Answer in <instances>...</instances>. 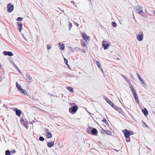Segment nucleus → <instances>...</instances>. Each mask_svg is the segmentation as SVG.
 <instances>
[{"label": "nucleus", "instance_id": "obj_1", "mask_svg": "<svg viewBox=\"0 0 155 155\" xmlns=\"http://www.w3.org/2000/svg\"><path fill=\"white\" fill-rule=\"evenodd\" d=\"M78 108L77 105L73 106L72 107L69 108V111L70 113L74 114L77 112Z\"/></svg>", "mask_w": 155, "mask_h": 155}, {"label": "nucleus", "instance_id": "obj_2", "mask_svg": "<svg viewBox=\"0 0 155 155\" xmlns=\"http://www.w3.org/2000/svg\"><path fill=\"white\" fill-rule=\"evenodd\" d=\"M26 76L27 78L26 81L29 84H30L32 81V78L29 74L28 73L26 74Z\"/></svg>", "mask_w": 155, "mask_h": 155}, {"label": "nucleus", "instance_id": "obj_3", "mask_svg": "<svg viewBox=\"0 0 155 155\" xmlns=\"http://www.w3.org/2000/svg\"><path fill=\"white\" fill-rule=\"evenodd\" d=\"M14 6L10 3H9L7 5V9L8 12H11L14 9Z\"/></svg>", "mask_w": 155, "mask_h": 155}, {"label": "nucleus", "instance_id": "obj_4", "mask_svg": "<svg viewBox=\"0 0 155 155\" xmlns=\"http://www.w3.org/2000/svg\"><path fill=\"white\" fill-rule=\"evenodd\" d=\"M81 35L83 39L86 41L89 40L90 37L88 36L85 33H81Z\"/></svg>", "mask_w": 155, "mask_h": 155}, {"label": "nucleus", "instance_id": "obj_5", "mask_svg": "<svg viewBox=\"0 0 155 155\" xmlns=\"http://www.w3.org/2000/svg\"><path fill=\"white\" fill-rule=\"evenodd\" d=\"M106 43V41H103L102 42V46L104 48V49L106 50L108 48V47L110 45L108 43Z\"/></svg>", "mask_w": 155, "mask_h": 155}, {"label": "nucleus", "instance_id": "obj_6", "mask_svg": "<svg viewBox=\"0 0 155 155\" xmlns=\"http://www.w3.org/2000/svg\"><path fill=\"white\" fill-rule=\"evenodd\" d=\"M140 34L137 36V39L140 41H141L143 40V33L142 32H140Z\"/></svg>", "mask_w": 155, "mask_h": 155}, {"label": "nucleus", "instance_id": "obj_7", "mask_svg": "<svg viewBox=\"0 0 155 155\" xmlns=\"http://www.w3.org/2000/svg\"><path fill=\"white\" fill-rule=\"evenodd\" d=\"M55 140V139H54V140L49 141L47 145L48 147L50 148L54 146Z\"/></svg>", "mask_w": 155, "mask_h": 155}, {"label": "nucleus", "instance_id": "obj_8", "mask_svg": "<svg viewBox=\"0 0 155 155\" xmlns=\"http://www.w3.org/2000/svg\"><path fill=\"white\" fill-rule=\"evenodd\" d=\"M137 12L138 14L141 15H142L143 14L141 6H139V8L137 10Z\"/></svg>", "mask_w": 155, "mask_h": 155}, {"label": "nucleus", "instance_id": "obj_9", "mask_svg": "<svg viewBox=\"0 0 155 155\" xmlns=\"http://www.w3.org/2000/svg\"><path fill=\"white\" fill-rule=\"evenodd\" d=\"M125 133L124 134L125 137H128L131 135V133L130 131L127 130V129L124 130Z\"/></svg>", "mask_w": 155, "mask_h": 155}, {"label": "nucleus", "instance_id": "obj_10", "mask_svg": "<svg viewBox=\"0 0 155 155\" xmlns=\"http://www.w3.org/2000/svg\"><path fill=\"white\" fill-rule=\"evenodd\" d=\"M3 54L5 55H8L9 56H12L13 55V54L12 52L5 51L3 52Z\"/></svg>", "mask_w": 155, "mask_h": 155}, {"label": "nucleus", "instance_id": "obj_11", "mask_svg": "<svg viewBox=\"0 0 155 155\" xmlns=\"http://www.w3.org/2000/svg\"><path fill=\"white\" fill-rule=\"evenodd\" d=\"M15 111L16 114L18 116H20L21 113V111L17 109H15Z\"/></svg>", "mask_w": 155, "mask_h": 155}, {"label": "nucleus", "instance_id": "obj_12", "mask_svg": "<svg viewBox=\"0 0 155 155\" xmlns=\"http://www.w3.org/2000/svg\"><path fill=\"white\" fill-rule=\"evenodd\" d=\"M18 27V29H19V31L21 32V30L22 29V24L21 22H17Z\"/></svg>", "mask_w": 155, "mask_h": 155}, {"label": "nucleus", "instance_id": "obj_13", "mask_svg": "<svg viewBox=\"0 0 155 155\" xmlns=\"http://www.w3.org/2000/svg\"><path fill=\"white\" fill-rule=\"evenodd\" d=\"M97 133V129L95 128H92L91 130V133L93 135H95Z\"/></svg>", "mask_w": 155, "mask_h": 155}, {"label": "nucleus", "instance_id": "obj_14", "mask_svg": "<svg viewBox=\"0 0 155 155\" xmlns=\"http://www.w3.org/2000/svg\"><path fill=\"white\" fill-rule=\"evenodd\" d=\"M142 111L145 116L148 115V112L146 108H144V109L142 110Z\"/></svg>", "mask_w": 155, "mask_h": 155}, {"label": "nucleus", "instance_id": "obj_15", "mask_svg": "<svg viewBox=\"0 0 155 155\" xmlns=\"http://www.w3.org/2000/svg\"><path fill=\"white\" fill-rule=\"evenodd\" d=\"M59 45L60 46V49L61 50H63L64 49V45L63 44H62L61 43H59Z\"/></svg>", "mask_w": 155, "mask_h": 155}, {"label": "nucleus", "instance_id": "obj_16", "mask_svg": "<svg viewBox=\"0 0 155 155\" xmlns=\"http://www.w3.org/2000/svg\"><path fill=\"white\" fill-rule=\"evenodd\" d=\"M114 108L117 110L119 112H120L121 110V109L115 105L114 106Z\"/></svg>", "mask_w": 155, "mask_h": 155}, {"label": "nucleus", "instance_id": "obj_17", "mask_svg": "<svg viewBox=\"0 0 155 155\" xmlns=\"http://www.w3.org/2000/svg\"><path fill=\"white\" fill-rule=\"evenodd\" d=\"M103 98H104L107 102L109 103L110 104L112 102L111 101L109 100L108 98L106 97L105 96H103Z\"/></svg>", "mask_w": 155, "mask_h": 155}, {"label": "nucleus", "instance_id": "obj_18", "mask_svg": "<svg viewBox=\"0 0 155 155\" xmlns=\"http://www.w3.org/2000/svg\"><path fill=\"white\" fill-rule=\"evenodd\" d=\"M21 94H24L26 95L27 94V92L26 91L23 89L22 88L21 89L20 91H19Z\"/></svg>", "mask_w": 155, "mask_h": 155}, {"label": "nucleus", "instance_id": "obj_19", "mask_svg": "<svg viewBox=\"0 0 155 155\" xmlns=\"http://www.w3.org/2000/svg\"><path fill=\"white\" fill-rule=\"evenodd\" d=\"M67 89L70 92H73V89L72 87L67 86L66 87Z\"/></svg>", "mask_w": 155, "mask_h": 155}, {"label": "nucleus", "instance_id": "obj_20", "mask_svg": "<svg viewBox=\"0 0 155 155\" xmlns=\"http://www.w3.org/2000/svg\"><path fill=\"white\" fill-rule=\"evenodd\" d=\"M134 97L135 100V101L137 102V103L138 104L139 103V101L138 99L137 95H134Z\"/></svg>", "mask_w": 155, "mask_h": 155}, {"label": "nucleus", "instance_id": "obj_21", "mask_svg": "<svg viewBox=\"0 0 155 155\" xmlns=\"http://www.w3.org/2000/svg\"><path fill=\"white\" fill-rule=\"evenodd\" d=\"M16 84L17 88L19 90V91H20L21 89L22 88L21 87V85L18 84L17 82H16Z\"/></svg>", "mask_w": 155, "mask_h": 155}, {"label": "nucleus", "instance_id": "obj_22", "mask_svg": "<svg viewBox=\"0 0 155 155\" xmlns=\"http://www.w3.org/2000/svg\"><path fill=\"white\" fill-rule=\"evenodd\" d=\"M92 127H90V126H89L88 127H87V130H86V132L88 134H90V130L92 129Z\"/></svg>", "mask_w": 155, "mask_h": 155}, {"label": "nucleus", "instance_id": "obj_23", "mask_svg": "<svg viewBox=\"0 0 155 155\" xmlns=\"http://www.w3.org/2000/svg\"><path fill=\"white\" fill-rule=\"evenodd\" d=\"M104 132L107 134L108 135H110L111 133V132L109 130H103Z\"/></svg>", "mask_w": 155, "mask_h": 155}, {"label": "nucleus", "instance_id": "obj_24", "mask_svg": "<svg viewBox=\"0 0 155 155\" xmlns=\"http://www.w3.org/2000/svg\"><path fill=\"white\" fill-rule=\"evenodd\" d=\"M47 137L48 138H49L52 137V135L50 132L47 134Z\"/></svg>", "mask_w": 155, "mask_h": 155}, {"label": "nucleus", "instance_id": "obj_25", "mask_svg": "<svg viewBox=\"0 0 155 155\" xmlns=\"http://www.w3.org/2000/svg\"><path fill=\"white\" fill-rule=\"evenodd\" d=\"M5 155H10V152L9 150H7L5 151Z\"/></svg>", "mask_w": 155, "mask_h": 155}, {"label": "nucleus", "instance_id": "obj_26", "mask_svg": "<svg viewBox=\"0 0 155 155\" xmlns=\"http://www.w3.org/2000/svg\"><path fill=\"white\" fill-rule=\"evenodd\" d=\"M102 121L104 122L107 126L108 125V123L105 118H104L102 120Z\"/></svg>", "mask_w": 155, "mask_h": 155}, {"label": "nucleus", "instance_id": "obj_27", "mask_svg": "<svg viewBox=\"0 0 155 155\" xmlns=\"http://www.w3.org/2000/svg\"><path fill=\"white\" fill-rule=\"evenodd\" d=\"M112 25L113 27H116L117 26V23L114 21H113L112 22Z\"/></svg>", "mask_w": 155, "mask_h": 155}, {"label": "nucleus", "instance_id": "obj_28", "mask_svg": "<svg viewBox=\"0 0 155 155\" xmlns=\"http://www.w3.org/2000/svg\"><path fill=\"white\" fill-rule=\"evenodd\" d=\"M39 140L41 141H43L44 140V138L41 136H40L39 137Z\"/></svg>", "mask_w": 155, "mask_h": 155}, {"label": "nucleus", "instance_id": "obj_29", "mask_svg": "<svg viewBox=\"0 0 155 155\" xmlns=\"http://www.w3.org/2000/svg\"><path fill=\"white\" fill-rule=\"evenodd\" d=\"M96 64H97V65L98 67L99 68H100L101 67V65H100V64L99 63V62L98 61H96Z\"/></svg>", "mask_w": 155, "mask_h": 155}, {"label": "nucleus", "instance_id": "obj_30", "mask_svg": "<svg viewBox=\"0 0 155 155\" xmlns=\"http://www.w3.org/2000/svg\"><path fill=\"white\" fill-rule=\"evenodd\" d=\"M23 19V18L21 17H18L17 19V21H21Z\"/></svg>", "mask_w": 155, "mask_h": 155}, {"label": "nucleus", "instance_id": "obj_31", "mask_svg": "<svg viewBox=\"0 0 155 155\" xmlns=\"http://www.w3.org/2000/svg\"><path fill=\"white\" fill-rule=\"evenodd\" d=\"M141 84H143L144 85H145V84L143 80L142 79V78L141 79V80H140Z\"/></svg>", "mask_w": 155, "mask_h": 155}, {"label": "nucleus", "instance_id": "obj_32", "mask_svg": "<svg viewBox=\"0 0 155 155\" xmlns=\"http://www.w3.org/2000/svg\"><path fill=\"white\" fill-rule=\"evenodd\" d=\"M137 76L138 78L139 79V80H141V79L142 78H141V77L140 76L139 74L138 73H137Z\"/></svg>", "mask_w": 155, "mask_h": 155}, {"label": "nucleus", "instance_id": "obj_33", "mask_svg": "<svg viewBox=\"0 0 155 155\" xmlns=\"http://www.w3.org/2000/svg\"><path fill=\"white\" fill-rule=\"evenodd\" d=\"M126 141L127 142H129L130 141V138L128 137H126Z\"/></svg>", "mask_w": 155, "mask_h": 155}, {"label": "nucleus", "instance_id": "obj_34", "mask_svg": "<svg viewBox=\"0 0 155 155\" xmlns=\"http://www.w3.org/2000/svg\"><path fill=\"white\" fill-rule=\"evenodd\" d=\"M51 48V46L50 45H47V48L48 49H49Z\"/></svg>", "mask_w": 155, "mask_h": 155}, {"label": "nucleus", "instance_id": "obj_35", "mask_svg": "<svg viewBox=\"0 0 155 155\" xmlns=\"http://www.w3.org/2000/svg\"><path fill=\"white\" fill-rule=\"evenodd\" d=\"M64 62H65V64H68V60L67 59H66V58H64Z\"/></svg>", "mask_w": 155, "mask_h": 155}, {"label": "nucleus", "instance_id": "obj_36", "mask_svg": "<svg viewBox=\"0 0 155 155\" xmlns=\"http://www.w3.org/2000/svg\"><path fill=\"white\" fill-rule=\"evenodd\" d=\"M143 122V127H146L147 128H148V127L147 126V124L145 122Z\"/></svg>", "mask_w": 155, "mask_h": 155}, {"label": "nucleus", "instance_id": "obj_37", "mask_svg": "<svg viewBox=\"0 0 155 155\" xmlns=\"http://www.w3.org/2000/svg\"><path fill=\"white\" fill-rule=\"evenodd\" d=\"M70 50L71 51L74 52L75 51L74 50L73 48L71 47H69Z\"/></svg>", "mask_w": 155, "mask_h": 155}, {"label": "nucleus", "instance_id": "obj_38", "mask_svg": "<svg viewBox=\"0 0 155 155\" xmlns=\"http://www.w3.org/2000/svg\"><path fill=\"white\" fill-rule=\"evenodd\" d=\"M72 26V24L71 23H70L69 24V26L70 28L69 29V30L71 28Z\"/></svg>", "mask_w": 155, "mask_h": 155}, {"label": "nucleus", "instance_id": "obj_39", "mask_svg": "<svg viewBox=\"0 0 155 155\" xmlns=\"http://www.w3.org/2000/svg\"><path fill=\"white\" fill-rule=\"evenodd\" d=\"M129 85L130 89L134 88L132 84H129Z\"/></svg>", "mask_w": 155, "mask_h": 155}, {"label": "nucleus", "instance_id": "obj_40", "mask_svg": "<svg viewBox=\"0 0 155 155\" xmlns=\"http://www.w3.org/2000/svg\"><path fill=\"white\" fill-rule=\"evenodd\" d=\"M133 94H134V96L137 95L135 91L132 92Z\"/></svg>", "mask_w": 155, "mask_h": 155}, {"label": "nucleus", "instance_id": "obj_41", "mask_svg": "<svg viewBox=\"0 0 155 155\" xmlns=\"http://www.w3.org/2000/svg\"><path fill=\"white\" fill-rule=\"evenodd\" d=\"M45 132L47 133H47H48V132H50L49 131V130L48 129H46L45 130Z\"/></svg>", "mask_w": 155, "mask_h": 155}, {"label": "nucleus", "instance_id": "obj_42", "mask_svg": "<svg viewBox=\"0 0 155 155\" xmlns=\"http://www.w3.org/2000/svg\"><path fill=\"white\" fill-rule=\"evenodd\" d=\"M16 152V150H13L11 151V152L12 153H15Z\"/></svg>", "mask_w": 155, "mask_h": 155}, {"label": "nucleus", "instance_id": "obj_43", "mask_svg": "<svg viewBox=\"0 0 155 155\" xmlns=\"http://www.w3.org/2000/svg\"><path fill=\"white\" fill-rule=\"evenodd\" d=\"M110 105L114 108V104L113 103V102H112L110 104Z\"/></svg>", "mask_w": 155, "mask_h": 155}, {"label": "nucleus", "instance_id": "obj_44", "mask_svg": "<svg viewBox=\"0 0 155 155\" xmlns=\"http://www.w3.org/2000/svg\"><path fill=\"white\" fill-rule=\"evenodd\" d=\"M82 46L84 47V46H85L86 45H85V44L84 43H83L82 44Z\"/></svg>", "mask_w": 155, "mask_h": 155}, {"label": "nucleus", "instance_id": "obj_45", "mask_svg": "<svg viewBox=\"0 0 155 155\" xmlns=\"http://www.w3.org/2000/svg\"><path fill=\"white\" fill-rule=\"evenodd\" d=\"M67 65V66L70 69H71V68L70 67V66H69V65L68 64H66Z\"/></svg>", "mask_w": 155, "mask_h": 155}, {"label": "nucleus", "instance_id": "obj_46", "mask_svg": "<svg viewBox=\"0 0 155 155\" xmlns=\"http://www.w3.org/2000/svg\"><path fill=\"white\" fill-rule=\"evenodd\" d=\"M74 24L77 26L78 27L79 25V24H78L77 23L75 22Z\"/></svg>", "mask_w": 155, "mask_h": 155}, {"label": "nucleus", "instance_id": "obj_47", "mask_svg": "<svg viewBox=\"0 0 155 155\" xmlns=\"http://www.w3.org/2000/svg\"><path fill=\"white\" fill-rule=\"evenodd\" d=\"M71 3L73 4H75V3L74 1H71Z\"/></svg>", "mask_w": 155, "mask_h": 155}, {"label": "nucleus", "instance_id": "obj_48", "mask_svg": "<svg viewBox=\"0 0 155 155\" xmlns=\"http://www.w3.org/2000/svg\"><path fill=\"white\" fill-rule=\"evenodd\" d=\"M131 89V91H132V92L133 91H135V89H134V88H132V89Z\"/></svg>", "mask_w": 155, "mask_h": 155}, {"label": "nucleus", "instance_id": "obj_49", "mask_svg": "<svg viewBox=\"0 0 155 155\" xmlns=\"http://www.w3.org/2000/svg\"><path fill=\"white\" fill-rule=\"evenodd\" d=\"M20 121L21 123H22L24 121V120L23 119H21Z\"/></svg>", "mask_w": 155, "mask_h": 155}, {"label": "nucleus", "instance_id": "obj_50", "mask_svg": "<svg viewBox=\"0 0 155 155\" xmlns=\"http://www.w3.org/2000/svg\"><path fill=\"white\" fill-rule=\"evenodd\" d=\"M100 68V69L103 72V69L101 68Z\"/></svg>", "mask_w": 155, "mask_h": 155}, {"label": "nucleus", "instance_id": "obj_51", "mask_svg": "<svg viewBox=\"0 0 155 155\" xmlns=\"http://www.w3.org/2000/svg\"><path fill=\"white\" fill-rule=\"evenodd\" d=\"M123 77L125 80H126L127 79V78L125 76H124V75L123 76Z\"/></svg>", "mask_w": 155, "mask_h": 155}, {"label": "nucleus", "instance_id": "obj_52", "mask_svg": "<svg viewBox=\"0 0 155 155\" xmlns=\"http://www.w3.org/2000/svg\"><path fill=\"white\" fill-rule=\"evenodd\" d=\"M78 49V48H75L74 49V50L76 49V50L78 51V50H77V49Z\"/></svg>", "mask_w": 155, "mask_h": 155}, {"label": "nucleus", "instance_id": "obj_53", "mask_svg": "<svg viewBox=\"0 0 155 155\" xmlns=\"http://www.w3.org/2000/svg\"><path fill=\"white\" fill-rule=\"evenodd\" d=\"M130 132L131 133V135H132L133 134V131H130Z\"/></svg>", "mask_w": 155, "mask_h": 155}, {"label": "nucleus", "instance_id": "obj_54", "mask_svg": "<svg viewBox=\"0 0 155 155\" xmlns=\"http://www.w3.org/2000/svg\"><path fill=\"white\" fill-rule=\"evenodd\" d=\"M153 13L154 14H155V10L154 11Z\"/></svg>", "mask_w": 155, "mask_h": 155}, {"label": "nucleus", "instance_id": "obj_55", "mask_svg": "<svg viewBox=\"0 0 155 155\" xmlns=\"http://www.w3.org/2000/svg\"><path fill=\"white\" fill-rule=\"evenodd\" d=\"M1 67V65L0 64V68Z\"/></svg>", "mask_w": 155, "mask_h": 155}, {"label": "nucleus", "instance_id": "obj_56", "mask_svg": "<svg viewBox=\"0 0 155 155\" xmlns=\"http://www.w3.org/2000/svg\"><path fill=\"white\" fill-rule=\"evenodd\" d=\"M75 6L76 7H77V5H75Z\"/></svg>", "mask_w": 155, "mask_h": 155}, {"label": "nucleus", "instance_id": "obj_57", "mask_svg": "<svg viewBox=\"0 0 155 155\" xmlns=\"http://www.w3.org/2000/svg\"><path fill=\"white\" fill-rule=\"evenodd\" d=\"M10 155H11V154H10Z\"/></svg>", "mask_w": 155, "mask_h": 155}]
</instances>
